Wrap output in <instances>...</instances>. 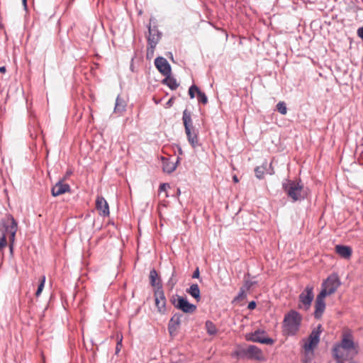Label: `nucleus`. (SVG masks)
<instances>
[{
	"label": "nucleus",
	"instance_id": "nucleus-1",
	"mask_svg": "<svg viewBox=\"0 0 363 363\" xmlns=\"http://www.w3.org/2000/svg\"><path fill=\"white\" fill-rule=\"evenodd\" d=\"M302 320L301 315L294 311L288 312L283 320V331L287 335H294L299 330Z\"/></svg>",
	"mask_w": 363,
	"mask_h": 363
},
{
	"label": "nucleus",
	"instance_id": "nucleus-2",
	"mask_svg": "<svg viewBox=\"0 0 363 363\" xmlns=\"http://www.w3.org/2000/svg\"><path fill=\"white\" fill-rule=\"evenodd\" d=\"M282 186L284 192L293 201L303 200L306 197V193L301 180L292 181L287 179L283 183Z\"/></svg>",
	"mask_w": 363,
	"mask_h": 363
},
{
	"label": "nucleus",
	"instance_id": "nucleus-3",
	"mask_svg": "<svg viewBox=\"0 0 363 363\" xmlns=\"http://www.w3.org/2000/svg\"><path fill=\"white\" fill-rule=\"evenodd\" d=\"M182 121L189 143L193 147L198 145V131L193 126L191 113L187 110L183 111Z\"/></svg>",
	"mask_w": 363,
	"mask_h": 363
},
{
	"label": "nucleus",
	"instance_id": "nucleus-4",
	"mask_svg": "<svg viewBox=\"0 0 363 363\" xmlns=\"http://www.w3.org/2000/svg\"><path fill=\"white\" fill-rule=\"evenodd\" d=\"M17 230L18 223L11 215L7 214L1 219L0 223V231L1 232V235H5V237L6 236V234H8L9 240L15 241Z\"/></svg>",
	"mask_w": 363,
	"mask_h": 363
},
{
	"label": "nucleus",
	"instance_id": "nucleus-5",
	"mask_svg": "<svg viewBox=\"0 0 363 363\" xmlns=\"http://www.w3.org/2000/svg\"><path fill=\"white\" fill-rule=\"evenodd\" d=\"M341 282L337 274H330L322 283L321 291L319 294L325 296L333 294L340 286Z\"/></svg>",
	"mask_w": 363,
	"mask_h": 363
},
{
	"label": "nucleus",
	"instance_id": "nucleus-6",
	"mask_svg": "<svg viewBox=\"0 0 363 363\" xmlns=\"http://www.w3.org/2000/svg\"><path fill=\"white\" fill-rule=\"evenodd\" d=\"M336 345L346 350L347 352H350L352 355L357 353L353 340L352 331L350 329H345L343 330L341 342Z\"/></svg>",
	"mask_w": 363,
	"mask_h": 363
},
{
	"label": "nucleus",
	"instance_id": "nucleus-7",
	"mask_svg": "<svg viewBox=\"0 0 363 363\" xmlns=\"http://www.w3.org/2000/svg\"><path fill=\"white\" fill-rule=\"evenodd\" d=\"M172 303L175 308L186 313H193L196 310V305L190 303L186 298L180 296H177V299L172 300Z\"/></svg>",
	"mask_w": 363,
	"mask_h": 363
},
{
	"label": "nucleus",
	"instance_id": "nucleus-8",
	"mask_svg": "<svg viewBox=\"0 0 363 363\" xmlns=\"http://www.w3.org/2000/svg\"><path fill=\"white\" fill-rule=\"evenodd\" d=\"M148 30L149 35L147 40L150 48L147 49V55H149L150 52L152 55L154 52V49L160 39L161 33L155 27L151 28L150 26H149Z\"/></svg>",
	"mask_w": 363,
	"mask_h": 363
},
{
	"label": "nucleus",
	"instance_id": "nucleus-9",
	"mask_svg": "<svg viewBox=\"0 0 363 363\" xmlns=\"http://www.w3.org/2000/svg\"><path fill=\"white\" fill-rule=\"evenodd\" d=\"M313 286L311 285L306 286L305 290L299 295V301L305 309H308L312 301L313 300Z\"/></svg>",
	"mask_w": 363,
	"mask_h": 363
},
{
	"label": "nucleus",
	"instance_id": "nucleus-10",
	"mask_svg": "<svg viewBox=\"0 0 363 363\" xmlns=\"http://www.w3.org/2000/svg\"><path fill=\"white\" fill-rule=\"evenodd\" d=\"M320 328L321 326L319 325L317 330H314L311 332L308 340L306 341L303 345L304 350L306 351L313 350L318 344L320 340Z\"/></svg>",
	"mask_w": 363,
	"mask_h": 363
},
{
	"label": "nucleus",
	"instance_id": "nucleus-11",
	"mask_svg": "<svg viewBox=\"0 0 363 363\" xmlns=\"http://www.w3.org/2000/svg\"><path fill=\"white\" fill-rule=\"evenodd\" d=\"M242 353L248 359L263 360L264 359L262 351L255 345H250L242 350Z\"/></svg>",
	"mask_w": 363,
	"mask_h": 363
},
{
	"label": "nucleus",
	"instance_id": "nucleus-12",
	"mask_svg": "<svg viewBox=\"0 0 363 363\" xmlns=\"http://www.w3.org/2000/svg\"><path fill=\"white\" fill-rule=\"evenodd\" d=\"M155 301L157 311L164 314L166 312V298L162 289L155 291Z\"/></svg>",
	"mask_w": 363,
	"mask_h": 363
},
{
	"label": "nucleus",
	"instance_id": "nucleus-13",
	"mask_svg": "<svg viewBox=\"0 0 363 363\" xmlns=\"http://www.w3.org/2000/svg\"><path fill=\"white\" fill-rule=\"evenodd\" d=\"M155 65L162 75L168 76L171 74V66L165 58L162 57H157L155 60Z\"/></svg>",
	"mask_w": 363,
	"mask_h": 363
},
{
	"label": "nucleus",
	"instance_id": "nucleus-14",
	"mask_svg": "<svg viewBox=\"0 0 363 363\" xmlns=\"http://www.w3.org/2000/svg\"><path fill=\"white\" fill-rule=\"evenodd\" d=\"M333 355L337 360L342 362L351 359L354 356L337 345H334L333 348Z\"/></svg>",
	"mask_w": 363,
	"mask_h": 363
},
{
	"label": "nucleus",
	"instance_id": "nucleus-15",
	"mask_svg": "<svg viewBox=\"0 0 363 363\" xmlns=\"http://www.w3.org/2000/svg\"><path fill=\"white\" fill-rule=\"evenodd\" d=\"M325 296L323 294H319L317 297L315 302V311H314V316L315 318L319 319L321 318L325 309Z\"/></svg>",
	"mask_w": 363,
	"mask_h": 363
},
{
	"label": "nucleus",
	"instance_id": "nucleus-16",
	"mask_svg": "<svg viewBox=\"0 0 363 363\" xmlns=\"http://www.w3.org/2000/svg\"><path fill=\"white\" fill-rule=\"evenodd\" d=\"M96 208L101 216L109 215V207L107 201L102 196H98L96 200Z\"/></svg>",
	"mask_w": 363,
	"mask_h": 363
},
{
	"label": "nucleus",
	"instance_id": "nucleus-17",
	"mask_svg": "<svg viewBox=\"0 0 363 363\" xmlns=\"http://www.w3.org/2000/svg\"><path fill=\"white\" fill-rule=\"evenodd\" d=\"M246 339L249 341L262 344H272L273 342V340L271 338L261 337L259 331L247 334L246 335Z\"/></svg>",
	"mask_w": 363,
	"mask_h": 363
},
{
	"label": "nucleus",
	"instance_id": "nucleus-18",
	"mask_svg": "<svg viewBox=\"0 0 363 363\" xmlns=\"http://www.w3.org/2000/svg\"><path fill=\"white\" fill-rule=\"evenodd\" d=\"M69 191L70 186L69 184L59 182L52 187V195L53 196H57Z\"/></svg>",
	"mask_w": 363,
	"mask_h": 363
},
{
	"label": "nucleus",
	"instance_id": "nucleus-19",
	"mask_svg": "<svg viewBox=\"0 0 363 363\" xmlns=\"http://www.w3.org/2000/svg\"><path fill=\"white\" fill-rule=\"evenodd\" d=\"M161 159L162 162L163 172L170 174L176 169L177 163L178 162V160L177 161V162H174L173 161H171L169 158H166L164 157H162Z\"/></svg>",
	"mask_w": 363,
	"mask_h": 363
},
{
	"label": "nucleus",
	"instance_id": "nucleus-20",
	"mask_svg": "<svg viewBox=\"0 0 363 363\" xmlns=\"http://www.w3.org/2000/svg\"><path fill=\"white\" fill-rule=\"evenodd\" d=\"M149 278L151 286H154L155 290L162 289L160 279L155 269L150 271Z\"/></svg>",
	"mask_w": 363,
	"mask_h": 363
},
{
	"label": "nucleus",
	"instance_id": "nucleus-21",
	"mask_svg": "<svg viewBox=\"0 0 363 363\" xmlns=\"http://www.w3.org/2000/svg\"><path fill=\"white\" fill-rule=\"evenodd\" d=\"M179 325L180 315L175 314L172 317L168 325V330L171 335H175Z\"/></svg>",
	"mask_w": 363,
	"mask_h": 363
},
{
	"label": "nucleus",
	"instance_id": "nucleus-22",
	"mask_svg": "<svg viewBox=\"0 0 363 363\" xmlns=\"http://www.w3.org/2000/svg\"><path fill=\"white\" fill-rule=\"evenodd\" d=\"M336 252L343 258H350L352 255V249L348 246L337 245L335 247Z\"/></svg>",
	"mask_w": 363,
	"mask_h": 363
},
{
	"label": "nucleus",
	"instance_id": "nucleus-23",
	"mask_svg": "<svg viewBox=\"0 0 363 363\" xmlns=\"http://www.w3.org/2000/svg\"><path fill=\"white\" fill-rule=\"evenodd\" d=\"M125 101L120 96H118L116 100L114 112L121 115L125 111Z\"/></svg>",
	"mask_w": 363,
	"mask_h": 363
},
{
	"label": "nucleus",
	"instance_id": "nucleus-24",
	"mask_svg": "<svg viewBox=\"0 0 363 363\" xmlns=\"http://www.w3.org/2000/svg\"><path fill=\"white\" fill-rule=\"evenodd\" d=\"M186 292L190 294L196 301H199L201 298V292L198 284H194L186 290Z\"/></svg>",
	"mask_w": 363,
	"mask_h": 363
},
{
	"label": "nucleus",
	"instance_id": "nucleus-25",
	"mask_svg": "<svg viewBox=\"0 0 363 363\" xmlns=\"http://www.w3.org/2000/svg\"><path fill=\"white\" fill-rule=\"evenodd\" d=\"M164 77L165 78L162 80V83L168 86L169 89L172 90H175L179 86V84L177 83L176 79L171 77V74Z\"/></svg>",
	"mask_w": 363,
	"mask_h": 363
},
{
	"label": "nucleus",
	"instance_id": "nucleus-26",
	"mask_svg": "<svg viewBox=\"0 0 363 363\" xmlns=\"http://www.w3.org/2000/svg\"><path fill=\"white\" fill-rule=\"evenodd\" d=\"M267 162L264 163L262 166L257 167L255 169L256 177L261 179L264 177L265 172L267 170Z\"/></svg>",
	"mask_w": 363,
	"mask_h": 363
},
{
	"label": "nucleus",
	"instance_id": "nucleus-27",
	"mask_svg": "<svg viewBox=\"0 0 363 363\" xmlns=\"http://www.w3.org/2000/svg\"><path fill=\"white\" fill-rule=\"evenodd\" d=\"M206 328L208 334L211 335H216L217 333V328L215 324L210 320L206 322Z\"/></svg>",
	"mask_w": 363,
	"mask_h": 363
},
{
	"label": "nucleus",
	"instance_id": "nucleus-28",
	"mask_svg": "<svg viewBox=\"0 0 363 363\" xmlns=\"http://www.w3.org/2000/svg\"><path fill=\"white\" fill-rule=\"evenodd\" d=\"M45 276L43 275L40 279V284H39L37 291L35 292V296L37 297H38L41 294V293L44 289V286H45Z\"/></svg>",
	"mask_w": 363,
	"mask_h": 363
},
{
	"label": "nucleus",
	"instance_id": "nucleus-29",
	"mask_svg": "<svg viewBox=\"0 0 363 363\" xmlns=\"http://www.w3.org/2000/svg\"><path fill=\"white\" fill-rule=\"evenodd\" d=\"M277 110L282 115H286L287 113V108L284 101H279L277 104Z\"/></svg>",
	"mask_w": 363,
	"mask_h": 363
},
{
	"label": "nucleus",
	"instance_id": "nucleus-30",
	"mask_svg": "<svg viewBox=\"0 0 363 363\" xmlns=\"http://www.w3.org/2000/svg\"><path fill=\"white\" fill-rule=\"evenodd\" d=\"M197 100L199 102H201L203 104H206L208 102V98L206 95L205 94V93L201 91L200 90L197 94Z\"/></svg>",
	"mask_w": 363,
	"mask_h": 363
},
{
	"label": "nucleus",
	"instance_id": "nucleus-31",
	"mask_svg": "<svg viewBox=\"0 0 363 363\" xmlns=\"http://www.w3.org/2000/svg\"><path fill=\"white\" fill-rule=\"evenodd\" d=\"M200 89L198 88L197 86L196 85H192L190 86L189 89V95L190 96L191 99H194L195 97V94H198L199 91Z\"/></svg>",
	"mask_w": 363,
	"mask_h": 363
},
{
	"label": "nucleus",
	"instance_id": "nucleus-32",
	"mask_svg": "<svg viewBox=\"0 0 363 363\" xmlns=\"http://www.w3.org/2000/svg\"><path fill=\"white\" fill-rule=\"evenodd\" d=\"M246 297L244 289H241L237 296H235L233 301V303L238 302Z\"/></svg>",
	"mask_w": 363,
	"mask_h": 363
},
{
	"label": "nucleus",
	"instance_id": "nucleus-33",
	"mask_svg": "<svg viewBox=\"0 0 363 363\" xmlns=\"http://www.w3.org/2000/svg\"><path fill=\"white\" fill-rule=\"evenodd\" d=\"M116 337H117V344H116V353L118 354L121 351V349L122 347L123 336L121 335L118 334L116 335Z\"/></svg>",
	"mask_w": 363,
	"mask_h": 363
},
{
	"label": "nucleus",
	"instance_id": "nucleus-34",
	"mask_svg": "<svg viewBox=\"0 0 363 363\" xmlns=\"http://www.w3.org/2000/svg\"><path fill=\"white\" fill-rule=\"evenodd\" d=\"M7 245L6 238H5V235H1L0 237V252Z\"/></svg>",
	"mask_w": 363,
	"mask_h": 363
},
{
	"label": "nucleus",
	"instance_id": "nucleus-35",
	"mask_svg": "<svg viewBox=\"0 0 363 363\" xmlns=\"http://www.w3.org/2000/svg\"><path fill=\"white\" fill-rule=\"evenodd\" d=\"M256 307L255 301H252L248 303L247 308L250 310H253Z\"/></svg>",
	"mask_w": 363,
	"mask_h": 363
},
{
	"label": "nucleus",
	"instance_id": "nucleus-36",
	"mask_svg": "<svg viewBox=\"0 0 363 363\" xmlns=\"http://www.w3.org/2000/svg\"><path fill=\"white\" fill-rule=\"evenodd\" d=\"M167 188H169V185L168 184H162L160 186V191H165Z\"/></svg>",
	"mask_w": 363,
	"mask_h": 363
},
{
	"label": "nucleus",
	"instance_id": "nucleus-37",
	"mask_svg": "<svg viewBox=\"0 0 363 363\" xmlns=\"http://www.w3.org/2000/svg\"><path fill=\"white\" fill-rule=\"evenodd\" d=\"M9 240L10 253L12 255L13 254V247H14V242L15 241H12L11 240Z\"/></svg>",
	"mask_w": 363,
	"mask_h": 363
},
{
	"label": "nucleus",
	"instance_id": "nucleus-38",
	"mask_svg": "<svg viewBox=\"0 0 363 363\" xmlns=\"http://www.w3.org/2000/svg\"><path fill=\"white\" fill-rule=\"evenodd\" d=\"M199 277V269L196 268L194 272L193 273L192 278L198 279Z\"/></svg>",
	"mask_w": 363,
	"mask_h": 363
},
{
	"label": "nucleus",
	"instance_id": "nucleus-39",
	"mask_svg": "<svg viewBox=\"0 0 363 363\" xmlns=\"http://www.w3.org/2000/svg\"><path fill=\"white\" fill-rule=\"evenodd\" d=\"M357 34L358 36L363 40V26L357 30Z\"/></svg>",
	"mask_w": 363,
	"mask_h": 363
},
{
	"label": "nucleus",
	"instance_id": "nucleus-40",
	"mask_svg": "<svg viewBox=\"0 0 363 363\" xmlns=\"http://www.w3.org/2000/svg\"><path fill=\"white\" fill-rule=\"evenodd\" d=\"M172 99H170L167 103H166V105H165V107L166 108H168L169 106H172Z\"/></svg>",
	"mask_w": 363,
	"mask_h": 363
},
{
	"label": "nucleus",
	"instance_id": "nucleus-41",
	"mask_svg": "<svg viewBox=\"0 0 363 363\" xmlns=\"http://www.w3.org/2000/svg\"><path fill=\"white\" fill-rule=\"evenodd\" d=\"M252 286V282H250V281H246V283H245V286H246L247 289H250Z\"/></svg>",
	"mask_w": 363,
	"mask_h": 363
},
{
	"label": "nucleus",
	"instance_id": "nucleus-42",
	"mask_svg": "<svg viewBox=\"0 0 363 363\" xmlns=\"http://www.w3.org/2000/svg\"><path fill=\"white\" fill-rule=\"evenodd\" d=\"M233 182H235V183H238V182H239L238 178V177H237L236 175H234V176L233 177Z\"/></svg>",
	"mask_w": 363,
	"mask_h": 363
},
{
	"label": "nucleus",
	"instance_id": "nucleus-43",
	"mask_svg": "<svg viewBox=\"0 0 363 363\" xmlns=\"http://www.w3.org/2000/svg\"><path fill=\"white\" fill-rule=\"evenodd\" d=\"M22 4L25 9V10L27 9V1H22Z\"/></svg>",
	"mask_w": 363,
	"mask_h": 363
},
{
	"label": "nucleus",
	"instance_id": "nucleus-44",
	"mask_svg": "<svg viewBox=\"0 0 363 363\" xmlns=\"http://www.w3.org/2000/svg\"><path fill=\"white\" fill-rule=\"evenodd\" d=\"M6 72V68L5 67H0V72H3L4 73Z\"/></svg>",
	"mask_w": 363,
	"mask_h": 363
},
{
	"label": "nucleus",
	"instance_id": "nucleus-45",
	"mask_svg": "<svg viewBox=\"0 0 363 363\" xmlns=\"http://www.w3.org/2000/svg\"><path fill=\"white\" fill-rule=\"evenodd\" d=\"M337 363H343V362L337 360Z\"/></svg>",
	"mask_w": 363,
	"mask_h": 363
}]
</instances>
